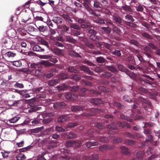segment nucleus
Masks as SVG:
<instances>
[{"label":"nucleus","instance_id":"nucleus-1","mask_svg":"<svg viewBox=\"0 0 160 160\" xmlns=\"http://www.w3.org/2000/svg\"><path fill=\"white\" fill-rule=\"evenodd\" d=\"M2 42L4 44L3 45L6 48L10 49L12 45L11 40L9 38L7 39L6 38H4L2 40Z\"/></svg>","mask_w":160,"mask_h":160},{"label":"nucleus","instance_id":"nucleus-2","mask_svg":"<svg viewBox=\"0 0 160 160\" xmlns=\"http://www.w3.org/2000/svg\"><path fill=\"white\" fill-rule=\"evenodd\" d=\"M69 118L68 115H63L60 116L57 118V122L59 123H64L68 120Z\"/></svg>","mask_w":160,"mask_h":160},{"label":"nucleus","instance_id":"nucleus-3","mask_svg":"<svg viewBox=\"0 0 160 160\" xmlns=\"http://www.w3.org/2000/svg\"><path fill=\"white\" fill-rule=\"evenodd\" d=\"M66 105L63 102H57L53 104V107L55 109H60L65 107Z\"/></svg>","mask_w":160,"mask_h":160},{"label":"nucleus","instance_id":"nucleus-4","mask_svg":"<svg viewBox=\"0 0 160 160\" xmlns=\"http://www.w3.org/2000/svg\"><path fill=\"white\" fill-rule=\"evenodd\" d=\"M79 68L81 70L87 72L89 74L93 75L94 74V72L92 71H91L88 68L83 65L79 66Z\"/></svg>","mask_w":160,"mask_h":160},{"label":"nucleus","instance_id":"nucleus-5","mask_svg":"<svg viewBox=\"0 0 160 160\" xmlns=\"http://www.w3.org/2000/svg\"><path fill=\"white\" fill-rule=\"evenodd\" d=\"M85 106H84L77 105L72 106L71 108V110L73 112L83 111L85 110Z\"/></svg>","mask_w":160,"mask_h":160},{"label":"nucleus","instance_id":"nucleus-6","mask_svg":"<svg viewBox=\"0 0 160 160\" xmlns=\"http://www.w3.org/2000/svg\"><path fill=\"white\" fill-rule=\"evenodd\" d=\"M85 110L89 111L90 113H87V112H84L82 114V115L86 116H91L94 113L97 111V109L95 108H92L89 109H87Z\"/></svg>","mask_w":160,"mask_h":160},{"label":"nucleus","instance_id":"nucleus-7","mask_svg":"<svg viewBox=\"0 0 160 160\" xmlns=\"http://www.w3.org/2000/svg\"><path fill=\"white\" fill-rule=\"evenodd\" d=\"M99 157L97 154H93L90 156H85L83 158L85 160H98Z\"/></svg>","mask_w":160,"mask_h":160},{"label":"nucleus","instance_id":"nucleus-8","mask_svg":"<svg viewBox=\"0 0 160 160\" xmlns=\"http://www.w3.org/2000/svg\"><path fill=\"white\" fill-rule=\"evenodd\" d=\"M62 19L59 16H54L53 17L52 21L56 23L58 27V24H61L62 22Z\"/></svg>","mask_w":160,"mask_h":160},{"label":"nucleus","instance_id":"nucleus-9","mask_svg":"<svg viewBox=\"0 0 160 160\" xmlns=\"http://www.w3.org/2000/svg\"><path fill=\"white\" fill-rule=\"evenodd\" d=\"M35 25L40 32H44L45 31H47L48 30L47 27H45L43 25H39L37 21L35 22Z\"/></svg>","mask_w":160,"mask_h":160},{"label":"nucleus","instance_id":"nucleus-10","mask_svg":"<svg viewBox=\"0 0 160 160\" xmlns=\"http://www.w3.org/2000/svg\"><path fill=\"white\" fill-rule=\"evenodd\" d=\"M61 16L66 22H67L69 23L72 22L73 20L72 19V18L68 14L63 13Z\"/></svg>","mask_w":160,"mask_h":160},{"label":"nucleus","instance_id":"nucleus-11","mask_svg":"<svg viewBox=\"0 0 160 160\" xmlns=\"http://www.w3.org/2000/svg\"><path fill=\"white\" fill-rule=\"evenodd\" d=\"M17 55V54L14 51H8L6 52L4 56L5 57L9 58H12Z\"/></svg>","mask_w":160,"mask_h":160},{"label":"nucleus","instance_id":"nucleus-12","mask_svg":"<svg viewBox=\"0 0 160 160\" xmlns=\"http://www.w3.org/2000/svg\"><path fill=\"white\" fill-rule=\"evenodd\" d=\"M58 28L61 29V33L62 34H64L65 32L69 30V27L65 24H62V25H59Z\"/></svg>","mask_w":160,"mask_h":160},{"label":"nucleus","instance_id":"nucleus-13","mask_svg":"<svg viewBox=\"0 0 160 160\" xmlns=\"http://www.w3.org/2000/svg\"><path fill=\"white\" fill-rule=\"evenodd\" d=\"M126 64L129 63L132 65L136 63L134 58L132 56H129L126 59Z\"/></svg>","mask_w":160,"mask_h":160},{"label":"nucleus","instance_id":"nucleus-14","mask_svg":"<svg viewBox=\"0 0 160 160\" xmlns=\"http://www.w3.org/2000/svg\"><path fill=\"white\" fill-rule=\"evenodd\" d=\"M91 102L96 105L103 104L102 100L101 99L99 98H92L91 100Z\"/></svg>","mask_w":160,"mask_h":160},{"label":"nucleus","instance_id":"nucleus-15","mask_svg":"<svg viewBox=\"0 0 160 160\" xmlns=\"http://www.w3.org/2000/svg\"><path fill=\"white\" fill-rule=\"evenodd\" d=\"M120 148L121 149V153L122 154L128 155L130 154V152L128 151V148L124 146H121L120 147Z\"/></svg>","mask_w":160,"mask_h":160},{"label":"nucleus","instance_id":"nucleus-16","mask_svg":"<svg viewBox=\"0 0 160 160\" xmlns=\"http://www.w3.org/2000/svg\"><path fill=\"white\" fill-rule=\"evenodd\" d=\"M66 136L68 139L76 138L78 137V135L77 134L72 132L66 133Z\"/></svg>","mask_w":160,"mask_h":160},{"label":"nucleus","instance_id":"nucleus-17","mask_svg":"<svg viewBox=\"0 0 160 160\" xmlns=\"http://www.w3.org/2000/svg\"><path fill=\"white\" fill-rule=\"evenodd\" d=\"M32 49L33 51L36 52H43L45 51V49L43 48L38 45H35Z\"/></svg>","mask_w":160,"mask_h":160},{"label":"nucleus","instance_id":"nucleus-18","mask_svg":"<svg viewBox=\"0 0 160 160\" xmlns=\"http://www.w3.org/2000/svg\"><path fill=\"white\" fill-rule=\"evenodd\" d=\"M76 140H68L65 143V146L67 148H69L72 147L74 144L77 143Z\"/></svg>","mask_w":160,"mask_h":160},{"label":"nucleus","instance_id":"nucleus-19","mask_svg":"<svg viewBox=\"0 0 160 160\" xmlns=\"http://www.w3.org/2000/svg\"><path fill=\"white\" fill-rule=\"evenodd\" d=\"M60 82L58 79H52L49 81L48 82V85L50 86H53L58 83Z\"/></svg>","mask_w":160,"mask_h":160},{"label":"nucleus","instance_id":"nucleus-20","mask_svg":"<svg viewBox=\"0 0 160 160\" xmlns=\"http://www.w3.org/2000/svg\"><path fill=\"white\" fill-rule=\"evenodd\" d=\"M68 54L71 56H75V57L78 58L82 57L81 55L74 51L69 50H68Z\"/></svg>","mask_w":160,"mask_h":160},{"label":"nucleus","instance_id":"nucleus-21","mask_svg":"<svg viewBox=\"0 0 160 160\" xmlns=\"http://www.w3.org/2000/svg\"><path fill=\"white\" fill-rule=\"evenodd\" d=\"M113 19L117 23L121 25L122 22V19L119 16H113Z\"/></svg>","mask_w":160,"mask_h":160},{"label":"nucleus","instance_id":"nucleus-22","mask_svg":"<svg viewBox=\"0 0 160 160\" xmlns=\"http://www.w3.org/2000/svg\"><path fill=\"white\" fill-rule=\"evenodd\" d=\"M66 41L69 42L74 44L76 43V41L72 37L69 36H65Z\"/></svg>","mask_w":160,"mask_h":160},{"label":"nucleus","instance_id":"nucleus-23","mask_svg":"<svg viewBox=\"0 0 160 160\" xmlns=\"http://www.w3.org/2000/svg\"><path fill=\"white\" fill-rule=\"evenodd\" d=\"M105 117L108 119V120H106L105 121V123H108L109 121H111L112 120H114V118L113 116L111 114H106L105 115Z\"/></svg>","mask_w":160,"mask_h":160},{"label":"nucleus","instance_id":"nucleus-24","mask_svg":"<svg viewBox=\"0 0 160 160\" xmlns=\"http://www.w3.org/2000/svg\"><path fill=\"white\" fill-rule=\"evenodd\" d=\"M68 71L69 72H73L74 73H78L80 72V71L79 70L75 68L72 66L69 67L68 68Z\"/></svg>","mask_w":160,"mask_h":160},{"label":"nucleus","instance_id":"nucleus-25","mask_svg":"<svg viewBox=\"0 0 160 160\" xmlns=\"http://www.w3.org/2000/svg\"><path fill=\"white\" fill-rule=\"evenodd\" d=\"M108 103L109 104L111 108H113L114 106L119 108H121L122 107V106L120 103L118 102H114L113 103L108 102Z\"/></svg>","mask_w":160,"mask_h":160},{"label":"nucleus","instance_id":"nucleus-26","mask_svg":"<svg viewBox=\"0 0 160 160\" xmlns=\"http://www.w3.org/2000/svg\"><path fill=\"white\" fill-rule=\"evenodd\" d=\"M96 61L98 63H104L107 62L105 58L101 56L97 57L96 58Z\"/></svg>","mask_w":160,"mask_h":160},{"label":"nucleus","instance_id":"nucleus-27","mask_svg":"<svg viewBox=\"0 0 160 160\" xmlns=\"http://www.w3.org/2000/svg\"><path fill=\"white\" fill-rule=\"evenodd\" d=\"M84 40L86 46L91 49L93 48L94 47V45H93L92 43L88 41L87 39H84Z\"/></svg>","mask_w":160,"mask_h":160},{"label":"nucleus","instance_id":"nucleus-28","mask_svg":"<svg viewBox=\"0 0 160 160\" xmlns=\"http://www.w3.org/2000/svg\"><path fill=\"white\" fill-rule=\"evenodd\" d=\"M87 91L88 89L85 88H83L80 89V92L79 93V95L81 97L84 96Z\"/></svg>","mask_w":160,"mask_h":160},{"label":"nucleus","instance_id":"nucleus-29","mask_svg":"<svg viewBox=\"0 0 160 160\" xmlns=\"http://www.w3.org/2000/svg\"><path fill=\"white\" fill-rule=\"evenodd\" d=\"M144 154V152L143 151H139L137 153L136 156L138 158V160H141Z\"/></svg>","mask_w":160,"mask_h":160},{"label":"nucleus","instance_id":"nucleus-30","mask_svg":"<svg viewBox=\"0 0 160 160\" xmlns=\"http://www.w3.org/2000/svg\"><path fill=\"white\" fill-rule=\"evenodd\" d=\"M68 86L64 84H62L60 85L59 86L57 87V89L59 91L65 90L68 88Z\"/></svg>","mask_w":160,"mask_h":160},{"label":"nucleus","instance_id":"nucleus-31","mask_svg":"<svg viewBox=\"0 0 160 160\" xmlns=\"http://www.w3.org/2000/svg\"><path fill=\"white\" fill-rule=\"evenodd\" d=\"M120 117L121 119L125 120L129 122H132V119L129 116L123 114H121Z\"/></svg>","mask_w":160,"mask_h":160},{"label":"nucleus","instance_id":"nucleus-32","mask_svg":"<svg viewBox=\"0 0 160 160\" xmlns=\"http://www.w3.org/2000/svg\"><path fill=\"white\" fill-rule=\"evenodd\" d=\"M68 75L65 73H62L58 76V78L60 80L65 79L68 78Z\"/></svg>","mask_w":160,"mask_h":160},{"label":"nucleus","instance_id":"nucleus-33","mask_svg":"<svg viewBox=\"0 0 160 160\" xmlns=\"http://www.w3.org/2000/svg\"><path fill=\"white\" fill-rule=\"evenodd\" d=\"M41 63L45 67L52 66L54 65V64L51 63L46 61H42Z\"/></svg>","mask_w":160,"mask_h":160},{"label":"nucleus","instance_id":"nucleus-34","mask_svg":"<svg viewBox=\"0 0 160 160\" xmlns=\"http://www.w3.org/2000/svg\"><path fill=\"white\" fill-rule=\"evenodd\" d=\"M16 158L17 160H23L26 158L25 155L22 153H19L17 154Z\"/></svg>","mask_w":160,"mask_h":160},{"label":"nucleus","instance_id":"nucleus-35","mask_svg":"<svg viewBox=\"0 0 160 160\" xmlns=\"http://www.w3.org/2000/svg\"><path fill=\"white\" fill-rule=\"evenodd\" d=\"M107 128L109 129L113 130H117L118 129L116 124L113 122L111 123V124L108 125Z\"/></svg>","mask_w":160,"mask_h":160},{"label":"nucleus","instance_id":"nucleus-36","mask_svg":"<svg viewBox=\"0 0 160 160\" xmlns=\"http://www.w3.org/2000/svg\"><path fill=\"white\" fill-rule=\"evenodd\" d=\"M112 74L109 72H104L102 73L101 76L104 78H109L111 77Z\"/></svg>","mask_w":160,"mask_h":160},{"label":"nucleus","instance_id":"nucleus-37","mask_svg":"<svg viewBox=\"0 0 160 160\" xmlns=\"http://www.w3.org/2000/svg\"><path fill=\"white\" fill-rule=\"evenodd\" d=\"M70 78L75 81H78L81 79V76L78 74H74L70 76Z\"/></svg>","mask_w":160,"mask_h":160},{"label":"nucleus","instance_id":"nucleus-38","mask_svg":"<svg viewBox=\"0 0 160 160\" xmlns=\"http://www.w3.org/2000/svg\"><path fill=\"white\" fill-rule=\"evenodd\" d=\"M123 135L126 136L127 137L131 138L132 139H136L135 136L130 132H126L124 133Z\"/></svg>","mask_w":160,"mask_h":160},{"label":"nucleus","instance_id":"nucleus-39","mask_svg":"<svg viewBox=\"0 0 160 160\" xmlns=\"http://www.w3.org/2000/svg\"><path fill=\"white\" fill-rule=\"evenodd\" d=\"M20 118L19 117H15L11 119L8 120V122H9L10 123H14L18 121Z\"/></svg>","mask_w":160,"mask_h":160},{"label":"nucleus","instance_id":"nucleus-40","mask_svg":"<svg viewBox=\"0 0 160 160\" xmlns=\"http://www.w3.org/2000/svg\"><path fill=\"white\" fill-rule=\"evenodd\" d=\"M94 7L97 8H101L102 5L99 2L97 1H95L94 2Z\"/></svg>","mask_w":160,"mask_h":160},{"label":"nucleus","instance_id":"nucleus-41","mask_svg":"<svg viewBox=\"0 0 160 160\" xmlns=\"http://www.w3.org/2000/svg\"><path fill=\"white\" fill-rule=\"evenodd\" d=\"M99 90L105 92H108L109 91V89L103 86H99L98 87Z\"/></svg>","mask_w":160,"mask_h":160},{"label":"nucleus","instance_id":"nucleus-42","mask_svg":"<svg viewBox=\"0 0 160 160\" xmlns=\"http://www.w3.org/2000/svg\"><path fill=\"white\" fill-rule=\"evenodd\" d=\"M70 26L72 28H73L77 30H80L81 29L80 27L78 25L75 23H73L72 22L70 23Z\"/></svg>","mask_w":160,"mask_h":160},{"label":"nucleus","instance_id":"nucleus-43","mask_svg":"<svg viewBox=\"0 0 160 160\" xmlns=\"http://www.w3.org/2000/svg\"><path fill=\"white\" fill-rule=\"evenodd\" d=\"M55 130L56 131L59 132H63L67 131V128H62L61 126H57L55 127Z\"/></svg>","mask_w":160,"mask_h":160},{"label":"nucleus","instance_id":"nucleus-44","mask_svg":"<svg viewBox=\"0 0 160 160\" xmlns=\"http://www.w3.org/2000/svg\"><path fill=\"white\" fill-rule=\"evenodd\" d=\"M65 97L66 99L69 100H72L74 99V98H73L72 95L70 92L66 93L65 94Z\"/></svg>","mask_w":160,"mask_h":160},{"label":"nucleus","instance_id":"nucleus-45","mask_svg":"<svg viewBox=\"0 0 160 160\" xmlns=\"http://www.w3.org/2000/svg\"><path fill=\"white\" fill-rule=\"evenodd\" d=\"M135 142V141L131 139H126L125 140V143L129 145H133Z\"/></svg>","mask_w":160,"mask_h":160},{"label":"nucleus","instance_id":"nucleus-46","mask_svg":"<svg viewBox=\"0 0 160 160\" xmlns=\"http://www.w3.org/2000/svg\"><path fill=\"white\" fill-rule=\"evenodd\" d=\"M81 82L82 84L84 86H91L92 84V82L86 80H82Z\"/></svg>","mask_w":160,"mask_h":160},{"label":"nucleus","instance_id":"nucleus-47","mask_svg":"<svg viewBox=\"0 0 160 160\" xmlns=\"http://www.w3.org/2000/svg\"><path fill=\"white\" fill-rule=\"evenodd\" d=\"M93 27H91L90 25L89 27L87 29V31L89 33L92 34H96L97 33V32L95 31L92 28Z\"/></svg>","mask_w":160,"mask_h":160},{"label":"nucleus","instance_id":"nucleus-48","mask_svg":"<svg viewBox=\"0 0 160 160\" xmlns=\"http://www.w3.org/2000/svg\"><path fill=\"white\" fill-rule=\"evenodd\" d=\"M42 89V87H39L38 88H33L32 89V91L33 93H38Z\"/></svg>","mask_w":160,"mask_h":160},{"label":"nucleus","instance_id":"nucleus-49","mask_svg":"<svg viewBox=\"0 0 160 160\" xmlns=\"http://www.w3.org/2000/svg\"><path fill=\"white\" fill-rule=\"evenodd\" d=\"M122 9L126 11H128L129 12H132V9L131 7L127 5H125V6L122 7Z\"/></svg>","mask_w":160,"mask_h":160},{"label":"nucleus","instance_id":"nucleus-50","mask_svg":"<svg viewBox=\"0 0 160 160\" xmlns=\"http://www.w3.org/2000/svg\"><path fill=\"white\" fill-rule=\"evenodd\" d=\"M54 52L57 55H61L62 54L61 50L59 48H56L53 49Z\"/></svg>","mask_w":160,"mask_h":160},{"label":"nucleus","instance_id":"nucleus-51","mask_svg":"<svg viewBox=\"0 0 160 160\" xmlns=\"http://www.w3.org/2000/svg\"><path fill=\"white\" fill-rule=\"evenodd\" d=\"M112 54L118 57H120L121 55V51L119 50H115L114 51L112 52Z\"/></svg>","mask_w":160,"mask_h":160},{"label":"nucleus","instance_id":"nucleus-52","mask_svg":"<svg viewBox=\"0 0 160 160\" xmlns=\"http://www.w3.org/2000/svg\"><path fill=\"white\" fill-rule=\"evenodd\" d=\"M107 68L109 70L113 72H116L118 71L117 69L112 66H108L107 67Z\"/></svg>","mask_w":160,"mask_h":160},{"label":"nucleus","instance_id":"nucleus-53","mask_svg":"<svg viewBox=\"0 0 160 160\" xmlns=\"http://www.w3.org/2000/svg\"><path fill=\"white\" fill-rule=\"evenodd\" d=\"M138 89L141 94H142V93H146L149 92L148 90L142 87H139Z\"/></svg>","mask_w":160,"mask_h":160},{"label":"nucleus","instance_id":"nucleus-54","mask_svg":"<svg viewBox=\"0 0 160 160\" xmlns=\"http://www.w3.org/2000/svg\"><path fill=\"white\" fill-rule=\"evenodd\" d=\"M94 125L96 128L100 129H103L104 128V126L100 123L96 122L95 124Z\"/></svg>","mask_w":160,"mask_h":160},{"label":"nucleus","instance_id":"nucleus-55","mask_svg":"<svg viewBox=\"0 0 160 160\" xmlns=\"http://www.w3.org/2000/svg\"><path fill=\"white\" fill-rule=\"evenodd\" d=\"M83 63L84 64H86L88 65L91 66H93L95 65L94 63L86 59L83 60Z\"/></svg>","mask_w":160,"mask_h":160},{"label":"nucleus","instance_id":"nucleus-56","mask_svg":"<svg viewBox=\"0 0 160 160\" xmlns=\"http://www.w3.org/2000/svg\"><path fill=\"white\" fill-rule=\"evenodd\" d=\"M78 124L76 122L70 123H69L66 126L67 128H71L77 126Z\"/></svg>","mask_w":160,"mask_h":160},{"label":"nucleus","instance_id":"nucleus-57","mask_svg":"<svg viewBox=\"0 0 160 160\" xmlns=\"http://www.w3.org/2000/svg\"><path fill=\"white\" fill-rule=\"evenodd\" d=\"M90 92L91 94L93 95H98L101 94V93L95 90H92L90 91Z\"/></svg>","mask_w":160,"mask_h":160},{"label":"nucleus","instance_id":"nucleus-58","mask_svg":"<svg viewBox=\"0 0 160 160\" xmlns=\"http://www.w3.org/2000/svg\"><path fill=\"white\" fill-rule=\"evenodd\" d=\"M40 42L41 44L45 46L47 48H49V44L48 42L46 41L44 39H41V40Z\"/></svg>","mask_w":160,"mask_h":160},{"label":"nucleus","instance_id":"nucleus-59","mask_svg":"<svg viewBox=\"0 0 160 160\" xmlns=\"http://www.w3.org/2000/svg\"><path fill=\"white\" fill-rule=\"evenodd\" d=\"M79 89V87L77 86H73L70 87V90L72 92H76Z\"/></svg>","mask_w":160,"mask_h":160},{"label":"nucleus","instance_id":"nucleus-60","mask_svg":"<svg viewBox=\"0 0 160 160\" xmlns=\"http://www.w3.org/2000/svg\"><path fill=\"white\" fill-rule=\"evenodd\" d=\"M101 29L104 30L105 32L108 33L109 34L111 32V29L110 28L107 27H103L101 28Z\"/></svg>","mask_w":160,"mask_h":160},{"label":"nucleus","instance_id":"nucleus-61","mask_svg":"<svg viewBox=\"0 0 160 160\" xmlns=\"http://www.w3.org/2000/svg\"><path fill=\"white\" fill-rule=\"evenodd\" d=\"M142 36L144 38L151 39L152 38V37L151 35L148 34L147 32H144L142 34Z\"/></svg>","mask_w":160,"mask_h":160},{"label":"nucleus","instance_id":"nucleus-62","mask_svg":"<svg viewBox=\"0 0 160 160\" xmlns=\"http://www.w3.org/2000/svg\"><path fill=\"white\" fill-rule=\"evenodd\" d=\"M99 141L103 142H107L108 141V139L106 137H101L99 138Z\"/></svg>","mask_w":160,"mask_h":160},{"label":"nucleus","instance_id":"nucleus-63","mask_svg":"<svg viewBox=\"0 0 160 160\" xmlns=\"http://www.w3.org/2000/svg\"><path fill=\"white\" fill-rule=\"evenodd\" d=\"M126 24L127 25L132 28H136L137 27V25L134 23L131 22H126Z\"/></svg>","mask_w":160,"mask_h":160},{"label":"nucleus","instance_id":"nucleus-64","mask_svg":"<svg viewBox=\"0 0 160 160\" xmlns=\"http://www.w3.org/2000/svg\"><path fill=\"white\" fill-rule=\"evenodd\" d=\"M95 22L99 24H104L105 23L104 21L101 18H98L95 20Z\"/></svg>","mask_w":160,"mask_h":160}]
</instances>
